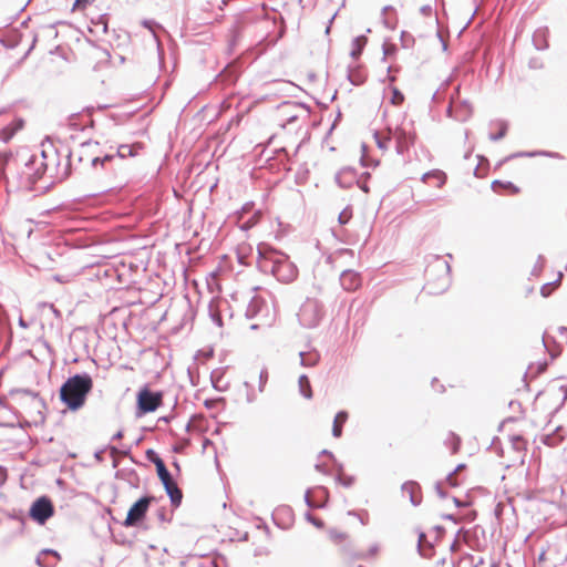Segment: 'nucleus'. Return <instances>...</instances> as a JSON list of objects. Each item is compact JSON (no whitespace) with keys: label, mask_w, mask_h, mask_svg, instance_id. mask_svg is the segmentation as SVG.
Instances as JSON below:
<instances>
[{"label":"nucleus","mask_w":567,"mask_h":567,"mask_svg":"<svg viewBox=\"0 0 567 567\" xmlns=\"http://www.w3.org/2000/svg\"><path fill=\"white\" fill-rule=\"evenodd\" d=\"M402 493L409 495V499L413 506H417L422 502L421 486L415 481H408L401 486Z\"/></svg>","instance_id":"obj_15"},{"label":"nucleus","mask_w":567,"mask_h":567,"mask_svg":"<svg viewBox=\"0 0 567 567\" xmlns=\"http://www.w3.org/2000/svg\"><path fill=\"white\" fill-rule=\"evenodd\" d=\"M425 276L427 278L425 288L429 290V293H442L451 284V266L441 256H435L433 261L426 267Z\"/></svg>","instance_id":"obj_5"},{"label":"nucleus","mask_w":567,"mask_h":567,"mask_svg":"<svg viewBox=\"0 0 567 567\" xmlns=\"http://www.w3.org/2000/svg\"><path fill=\"white\" fill-rule=\"evenodd\" d=\"M157 476L162 483V485H166L167 483L172 482L174 478L166 467V465H158V468H156Z\"/></svg>","instance_id":"obj_31"},{"label":"nucleus","mask_w":567,"mask_h":567,"mask_svg":"<svg viewBox=\"0 0 567 567\" xmlns=\"http://www.w3.org/2000/svg\"><path fill=\"white\" fill-rule=\"evenodd\" d=\"M433 530L436 534L434 542L440 540L442 538L443 534L445 533V528L443 526H441V525L434 526Z\"/></svg>","instance_id":"obj_55"},{"label":"nucleus","mask_w":567,"mask_h":567,"mask_svg":"<svg viewBox=\"0 0 567 567\" xmlns=\"http://www.w3.org/2000/svg\"><path fill=\"white\" fill-rule=\"evenodd\" d=\"M316 491H317V497H318V499H316V501L320 504H323V506H326L328 498H329L328 489L323 486H319V487H317Z\"/></svg>","instance_id":"obj_40"},{"label":"nucleus","mask_w":567,"mask_h":567,"mask_svg":"<svg viewBox=\"0 0 567 567\" xmlns=\"http://www.w3.org/2000/svg\"><path fill=\"white\" fill-rule=\"evenodd\" d=\"M142 148V143L120 144L115 148L111 146L110 152L103 154V159L111 164V184L116 186L127 179L126 159L136 156Z\"/></svg>","instance_id":"obj_4"},{"label":"nucleus","mask_w":567,"mask_h":567,"mask_svg":"<svg viewBox=\"0 0 567 567\" xmlns=\"http://www.w3.org/2000/svg\"><path fill=\"white\" fill-rule=\"evenodd\" d=\"M421 13L430 14L432 12V7L430 4H425L420 9Z\"/></svg>","instance_id":"obj_64"},{"label":"nucleus","mask_w":567,"mask_h":567,"mask_svg":"<svg viewBox=\"0 0 567 567\" xmlns=\"http://www.w3.org/2000/svg\"><path fill=\"white\" fill-rule=\"evenodd\" d=\"M156 516H157V518H158V520L161 523H168V522H171V517L167 516V511H166L165 507H162V508L157 509Z\"/></svg>","instance_id":"obj_49"},{"label":"nucleus","mask_w":567,"mask_h":567,"mask_svg":"<svg viewBox=\"0 0 567 567\" xmlns=\"http://www.w3.org/2000/svg\"><path fill=\"white\" fill-rule=\"evenodd\" d=\"M23 120L22 118H17L14 120L11 124L4 126L2 130H1V138L4 141V142H8L10 141L13 135L23 127Z\"/></svg>","instance_id":"obj_19"},{"label":"nucleus","mask_w":567,"mask_h":567,"mask_svg":"<svg viewBox=\"0 0 567 567\" xmlns=\"http://www.w3.org/2000/svg\"><path fill=\"white\" fill-rule=\"evenodd\" d=\"M348 420V412L346 411H339L333 420L332 425V435L334 437H340L342 435V424L346 423Z\"/></svg>","instance_id":"obj_24"},{"label":"nucleus","mask_w":567,"mask_h":567,"mask_svg":"<svg viewBox=\"0 0 567 567\" xmlns=\"http://www.w3.org/2000/svg\"><path fill=\"white\" fill-rule=\"evenodd\" d=\"M74 156L75 154L68 146L60 142V147H58L50 137H47L42 143L41 159L31 156L25 162L24 174L34 183L52 167L55 169V178L64 181L71 174Z\"/></svg>","instance_id":"obj_1"},{"label":"nucleus","mask_w":567,"mask_h":567,"mask_svg":"<svg viewBox=\"0 0 567 567\" xmlns=\"http://www.w3.org/2000/svg\"><path fill=\"white\" fill-rule=\"evenodd\" d=\"M305 503L310 508H321L323 504L318 503L316 499L310 497V489H308L305 494Z\"/></svg>","instance_id":"obj_45"},{"label":"nucleus","mask_w":567,"mask_h":567,"mask_svg":"<svg viewBox=\"0 0 567 567\" xmlns=\"http://www.w3.org/2000/svg\"><path fill=\"white\" fill-rule=\"evenodd\" d=\"M268 378H269V375H268V371H267V369H266V368H264V369L260 371V373H259V384H258V390H259V392H264L265 386H266V384H267V382H268Z\"/></svg>","instance_id":"obj_44"},{"label":"nucleus","mask_w":567,"mask_h":567,"mask_svg":"<svg viewBox=\"0 0 567 567\" xmlns=\"http://www.w3.org/2000/svg\"><path fill=\"white\" fill-rule=\"evenodd\" d=\"M498 186L511 188L514 194L518 193L519 190L518 187L514 185L512 182L494 181L492 183V188L494 192H497Z\"/></svg>","instance_id":"obj_39"},{"label":"nucleus","mask_w":567,"mask_h":567,"mask_svg":"<svg viewBox=\"0 0 567 567\" xmlns=\"http://www.w3.org/2000/svg\"><path fill=\"white\" fill-rule=\"evenodd\" d=\"M93 146V143L91 141L83 142L80 146V151L78 154V162L82 163L85 159V153L86 151Z\"/></svg>","instance_id":"obj_41"},{"label":"nucleus","mask_w":567,"mask_h":567,"mask_svg":"<svg viewBox=\"0 0 567 567\" xmlns=\"http://www.w3.org/2000/svg\"><path fill=\"white\" fill-rule=\"evenodd\" d=\"M322 316V306L317 300H307L298 313L300 323L309 329L317 327Z\"/></svg>","instance_id":"obj_9"},{"label":"nucleus","mask_w":567,"mask_h":567,"mask_svg":"<svg viewBox=\"0 0 567 567\" xmlns=\"http://www.w3.org/2000/svg\"><path fill=\"white\" fill-rule=\"evenodd\" d=\"M96 172H103L111 181V164L103 159V155L91 156L86 158Z\"/></svg>","instance_id":"obj_18"},{"label":"nucleus","mask_w":567,"mask_h":567,"mask_svg":"<svg viewBox=\"0 0 567 567\" xmlns=\"http://www.w3.org/2000/svg\"><path fill=\"white\" fill-rule=\"evenodd\" d=\"M513 444L515 449H519L524 444V439L519 435L513 437Z\"/></svg>","instance_id":"obj_60"},{"label":"nucleus","mask_w":567,"mask_h":567,"mask_svg":"<svg viewBox=\"0 0 567 567\" xmlns=\"http://www.w3.org/2000/svg\"><path fill=\"white\" fill-rule=\"evenodd\" d=\"M561 276H563V274H561V272H559V277H558V279H557V280H555V281H553V282H547V284H545V285H543V286H542V288H540V293H542V296H543V297H548V296H549V293H550L549 288H550L551 286L557 285V284L559 282V280H560Z\"/></svg>","instance_id":"obj_48"},{"label":"nucleus","mask_w":567,"mask_h":567,"mask_svg":"<svg viewBox=\"0 0 567 567\" xmlns=\"http://www.w3.org/2000/svg\"><path fill=\"white\" fill-rule=\"evenodd\" d=\"M306 518L311 522L315 526L321 528L323 527V522L319 518L313 517L310 513L306 514Z\"/></svg>","instance_id":"obj_53"},{"label":"nucleus","mask_w":567,"mask_h":567,"mask_svg":"<svg viewBox=\"0 0 567 567\" xmlns=\"http://www.w3.org/2000/svg\"><path fill=\"white\" fill-rule=\"evenodd\" d=\"M544 265H545V258H544V256L539 255L532 274L537 275L538 272H540L542 269L544 268Z\"/></svg>","instance_id":"obj_50"},{"label":"nucleus","mask_w":567,"mask_h":567,"mask_svg":"<svg viewBox=\"0 0 567 567\" xmlns=\"http://www.w3.org/2000/svg\"><path fill=\"white\" fill-rule=\"evenodd\" d=\"M392 10L393 8L391 6H386L382 9V14L384 16L383 23L390 30H394L396 27V22L393 21L391 18L386 17L388 12Z\"/></svg>","instance_id":"obj_35"},{"label":"nucleus","mask_w":567,"mask_h":567,"mask_svg":"<svg viewBox=\"0 0 567 567\" xmlns=\"http://www.w3.org/2000/svg\"><path fill=\"white\" fill-rule=\"evenodd\" d=\"M261 305H262V301L259 298L252 297L248 303V307L246 310V317L249 319L256 317L258 315V312L260 311Z\"/></svg>","instance_id":"obj_28"},{"label":"nucleus","mask_w":567,"mask_h":567,"mask_svg":"<svg viewBox=\"0 0 567 567\" xmlns=\"http://www.w3.org/2000/svg\"><path fill=\"white\" fill-rule=\"evenodd\" d=\"M300 364L306 368L315 367L320 360V353L317 350L301 351L299 353Z\"/></svg>","instance_id":"obj_20"},{"label":"nucleus","mask_w":567,"mask_h":567,"mask_svg":"<svg viewBox=\"0 0 567 567\" xmlns=\"http://www.w3.org/2000/svg\"><path fill=\"white\" fill-rule=\"evenodd\" d=\"M165 493L169 497L171 504L174 508H177L181 506L183 501V492L178 487L177 483L173 480L172 482L167 483L166 485H163Z\"/></svg>","instance_id":"obj_16"},{"label":"nucleus","mask_w":567,"mask_h":567,"mask_svg":"<svg viewBox=\"0 0 567 567\" xmlns=\"http://www.w3.org/2000/svg\"><path fill=\"white\" fill-rule=\"evenodd\" d=\"M403 101H404L403 93L399 89L393 87L392 96H391V103L394 104V105H400V104L403 103Z\"/></svg>","instance_id":"obj_42"},{"label":"nucleus","mask_w":567,"mask_h":567,"mask_svg":"<svg viewBox=\"0 0 567 567\" xmlns=\"http://www.w3.org/2000/svg\"><path fill=\"white\" fill-rule=\"evenodd\" d=\"M445 443L451 447L452 453H456L460 449L461 439L454 433H451Z\"/></svg>","instance_id":"obj_38"},{"label":"nucleus","mask_w":567,"mask_h":567,"mask_svg":"<svg viewBox=\"0 0 567 567\" xmlns=\"http://www.w3.org/2000/svg\"><path fill=\"white\" fill-rule=\"evenodd\" d=\"M390 133L392 137L395 138V150L398 154L403 155L415 142V133L408 131L403 126H398Z\"/></svg>","instance_id":"obj_10"},{"label":"nucleus","mask_w":567,"mask_h":567,"mask_svg":"<svg viewBox=\"0 0 567 567\" xmlns=\"http://www.w3.org/2000/svg\"><path fill=\"white\" fill-rule=\"evenodd\" d=\"M429 178H436L437 179V187H442L446 182V175L444 172L440 169H433L430 171L422 176V181L426 182Z\"/></svg>","instance_id":"obj_27"},{"label":"nucleus","mask_w":567,"mask_h":567,"mask_svg":"<svg viewBox=\"0 0 567 567\" xmlns=\"http://www.w3.org/2000/svg\"><path fill=\"white\" fill-rule=\"evenodd\" d=\"M498 125H499V131L496 132V133H491L488 135V138L492 141V142H498L501 141L502 138L505 137L506 133H507V130H508V124L507 122L505 121H499L498 122Z\"/></svg>","instance_id":"obj_32"},{"label":"nucleus","mask_w":567,"mask_h":567,"mask_svg":"<svg viewBox=\"0 0 567 567\" xmlns=\"http://www.w3.org/2000/svg\"><path fill=\"white\" fill-rule=\"evenodd\" d=\"M347 78L350 81V83L353 85H361L365 81V76L362 74V72L359 69L358 70H349Z\"/></svg>","instance_id":"obj_30"},{"label":"nucleus","mask_w":567,"mask_h":567,"mask_svg":"<svg viewBox=\"0 0 567 567\" xmlns=\"http://www.w3.org/2000/svg\"><path fill=\"white\" fill-rule=\"evenodd\" d=\"M142 24L150 29L153 33H155V27H158V24L153 20H143Z\"/></svg>","instance_id":"obj_56"},{"label":"nucleus","mask_w":567,"mask_h":567,"mask_svg":"<svg viewBox=\"0 0 567 567\" xmlns=\"http://www.w3.org/2000/svg\"><path fill=\"white\" fill-rule=\"evenodd\" d=\"M426 534L419 532L417 551L424 558H432L434 555V543H429V550H424L423 544L426 542Z\"/></svg>","instance_id":"obj_23"},{"label":"nucleus","mask_w":567,"mask_h":567,"mask_svg":"<svg viewBox=\"0 0 567 567\" xmlns=\"http://www.w3.org/2000/svg\"><path fill=\"white\" fill-rule=\"evenodd\" d=\"M162 403V391H153L147 385L143 386L136 395V416L140 417L156 411Z\"/></svg>","instance_id":"obj_6"},{"label":"nucleus","mask_w":567,"mask_h":567,"mask_svg":"<svg viewBox=\"0 0 567 567\" xmlns=\"http://www.w3.org/2000/svg\"><path fill=\"white\" fill-rule=\"evenodd\" d=\"M54 514V506L49 496L38 497L30 506L29 516L39 525H44Z\"/></svg>","instance_id":"obj_8"},{"label":"nucleus","mask_w":567,"mask_h":567,"mask_svg":"<svg viewBox=\"0 0 567 567\" xmlns=\"http://www.w3.org/2000/svg\"><path fill=\"white\" fill-rule=\"evenodd\" d=\"M537 155H544V156H549V157H556L557 156L556 153H551V152H547V151L518 152V153L509 155L508 157H506L505 161H508V159H512V158H515V157H522V156L534 157V156H537Z\"/></svg>","instance_id":"obj_29"},{"label":"nucleus","mask_w":567,"mask_h":567,"mask_svg":"<svg viewBox=\"0 0 567 567\" xmlns=\"http://www.w3.org/2000/svg\"><path fill=\"white\" fill-rule=\"evenodd\" d=\"M543 60L538 56H533L528 60V68L532 70H539L543 69Z\"/></svg>","instance_id":"obj_47"},{"label":"nucleus","mask_w":567,"mask_h":567,"mask_svg":"<svg viewBox=\"0 0 567 567\" xmlns=\"http://www.w3.org/2000/svg\"><path fill=\"white\" fill-rule=\"evenodd\" d=\"M355 184L359 186V188L364 192V193H369V186L367 184V181H362L360 179L359 177L357 178V182Z\"/></svg>","instance_id":"obj_58"},{"label":"nucleus","mask_w":567,"mask_h":567,"mask_svg":"<svg viewBox=\"0 0 567 567\" xmlns=\"http://www.w3.org/2000/svg\"><path fill=\"white\" fill-rule=\"evenodd\" d=\"M155 501V497L152 495H144L140 497L136 502L132 504V506L128 508L126 518L123 522V525L125 527H137L142 524L144 518L146 517V514L148 512V508L151 506V503Z\"/></svg>","instance_id":"obj_7"},{"label":"nucleus","mask_w":567,"mask_h":567,"mask_svg":"<svg viewBox=\"0 0 567 567\" xmlns=\"http://www.w3.org/2000/svg\"><path fill=\"white\" fill-rule=\"evenodd\" d=\"M91 22L95 25H101L104 33L107 32V14L102 13L91 18Z\"/></svg>","instance_id":"obj_34"},{"label":"nucleus","mask_w":567,"mask_h":567,"mask_svg":"<svg viewBox=\"0 0 567 567\" xmlns=\"http://www.w3.org/2000/svg\"><path fill=\"white\" fill-rule=\"evenodd\" d=\"M368 42V39L364 34L358 35L352 40V50L350 55L352 59L357 60L362 54V51Z\"/></svg>","instance_id":"obj_22"},{"label":"nucleus","mask_w":567,"mask_h":567,"mask_svg":"<svg viewBox=\"0 0 567 567\" xmlns=\"http://www.w3.org/2000/svg\"><path fill=\"white\" fill-rule=\"evenodd\" d=\"M244 385L247 388V395H246V399H247V402L248 403H252L256 401V394L254 393V391L251 390V385L249 382L245 381L244 382Z\"/></svg>","instance_id":"obj_51"},{"label":"nucleus","mask_w":567,"mask_h":567,"mask_svg":"<svg viewBox=\"0 0 567 567\" xmlns=\"http://www.w3.org/2000/svg\"><path fill=\"white\" fill-rule=\"evenodd\" d=\"M406 38H409L413 41V38L410 34H408L405 31H402L401 41H402L403 47H409V44L406 42Z\"/></svg>","instance_id":"obj_62"},{"label":"nucleus","mask_w":567,"mask_h":567,"mask_svg":"<svg viewBox=\"0 0 567 567\" xmlns=\"http://www.w3.org/2000/svg\"><path fill=\"white\" fill-rule=\"evenodd\" d=\"M374 138H375V143L378 145L379 148L381 150H386L388 148V143L391 141L392 138V134L385 138H382L380 136V134L378 132L374 133Z\"/></svg>","instance_id":"obj_43"},{"label":"nucleus","mask_w":567,"mask_h":567,"mask_svg":"<svg viewBox=\"0 0 567 567\" xmlns=\"http://www.w3.org/2000/svg\"><path fill=\"white\" fill-rule=\"evenodd\" d=\"M146 460L155 465L158 468V465H164V461L159 457V455L153 450L148 449L145 452Z\"/></svg>","instance_id":"obj_33"},{"label":"nucleus","mask_w":567,"mask_h":567,"mask_svg":"<svg viewBox=\"0 0 567 567\" xmlns=\"http://www.w3.org/2000/svg\"><path fill=\"white\" fill-rule=\"evenodd\" d=\"M49 558L56 561L60 559V554L54 549L45 548L37 556L35 563L40 567H52L54 564Z\"/></svg>","instance_id":"obj_17"},{"label":"nucleus","mask_w":567,"mask_h":567,"mask_svg":"<svg viewBox=\"0 0 567 567\" xmlns=\"http://www.w3.org/2000/svg\"><path fill=\"white\" fill-rule=\"evenodd\" d=\"M245 21L246 14L239 16L230 30V38L227 44V50L229 53H231L239 44Z\"/></svg>","instance_id":"obj_14"},{"label":"nucleus","mask_w":567,"mask_h":567,"mask_svg":"<svg viewBox=\"0 0 567 567\" xmlns=\"http://www.w3.org/2000/svg\"><path fill=\"white\" fill-rule=\"evenodd\" d=\"M352 217V212L349 207L344 208L338 216V220L341 225H346Z\"/></svg>","instance_id":"obj_46"},{"label":"nucleus","mask_w":567,"mask_h":567,"mask_svg":"<svg viewBox=\"0 0 567 567\" xmlns=\"http://www.w3.org/2000/svg\"><path fill=\"white\" fill-rule=\"evenodd\" d=\"M92 2H73L71 11L85 10L87 4Z\"/></svg>","instance_id":"obj_57"},{"label":"nucleus","mask_w":567,"mask_h":567,"mask_svg":"<svg viewBox=\"0 0 567 567\" xmlns=\"http://www.w3.org/2000/svg\"><path fill=\"white\" fill-rule=\"evenodd\" d=\"M340 285L347 291L357 290L361 286L360 275L353 270H343L340 275Z\"/></svg>","instance_id":"obj_13"},{"label":"nucleus","mask_w":567,"mask_h":567,"mask_svg":"<svg viewBox=\"0 0 567 567\" xmlns=\"http://www.w3.org/2000/svg\"><path fill=\"white\" fill-rule=\"evenodd\" d=\"M315 468H316L318 472H320V473H322V474H324V475H330L329 470H328V468H327V466H326L324 464H322V463H318V464H316V465H315Z\"/></svg>","instance_id":"obj_59"},{"label":"nucleus","mask_w":567,"mask_h":567,"mask_svg":"<svg viewBox=\"0 0 567 567\" xmlns=\"http://www.w3.org/2000/svg\"><path fill=\"white\" fill-rule=\"evenodd\" d=\"M299 383V390L303 398L311 399L312 398V391L311 385L308 377L306 374H301L298 380Z\"/></svg>","instance_id":"obj_26"},{"label":"nucleus","mask_w":567,"mask_h":567,"mask_svg":"<svg viewBox=\"0 0 567 567\" xmlns=\"http://www.w3.org/2000/svg\"><path fill=\"white\" fill-rule=\"evenodd\" d=\"M446 112L456 121L466 122L472 116L473 107L467 100H463L456 106L450 105Z\"/></svg>","instance_id":"obj_11"},{"label":"nucleus","mask_w":567,"mask_h":567,"mask_svg":"<svg viewBox=\"0 0 567 567\" xmlns=\"http://www.w3.org/2000/svg\"><path fill=\"white\" fill-rule=\"evenodd\" d=\"M93 389L92 377L86 373H76L68 378L60 388L61 402L72 412L82 409L87 395Z\"/></svg>","instance_id":"obj_3"},{"label":"nucleus","mask_w":567,"mask_h":567,"mask_svg":"<svg viewBox=\"0 0 567 567\" xmlns=\"http://www.w3.org/2000/svg\"><path fill=\"white\" fill-rule=\"evenodd\" d=\"M435 492L440 498L447 497V493L443 489L442 482L435 483Z\"/></svg>","instance_id":"obj_52"},{"label":"nucleus","mask_w":567,"mask_h":567,"mask_svg":"<svg viewBox=\"0 0 567 567\" xmlns=\"http://www.w3.org/2000/svg\"><path fill=\"white\" fill-rule=\"evenodd\" d=\"M257 252V267L261 272L272 275L284 284H289L297 278L298 269L286 254L268 244H259Z\"/></svg>","instance_id":"obj_2"},{"label":"nucleus","mask_w":567,"mask_h":567,"mask_svg":"<svg viewBox=\"0 0 567 567\" xmlns=\"http://www.w3.org/2000/svg\"><path fill=\"white\" fill-rule=\"evenodd\" d=\"M105 452V449L99 450L94 453V457L99 462H103V454Z\"/></svg>","instance_id":"obj_63"},{"label":"nucleus","mask_w":567,"mask_h":567,"mask_svg":"<svg viewBox=\"0 0 567 567\" xmlns=\"http://www.w3.org/2000/svg\"><path fill=\"white\" fill-rule=\"evenodd\" d=\"M361 150H362V155L360 157V164L361 166L363 167H370V166H377L379 164L378 161H370L367 156V145L365 144H362L361 145Z\"/></svg>","instance_id":"obj_36"},{"label":"nucleus","mask_w":567,"mask_h":567,"mask_svg":"<svg viewBox=\"0 0 567 567\" xmlns=\"http://www.w3.org/2000/svg\"><path fill=\"white\" fill-rule=\"evenodd\" d=\"M354 481H355V478L352 475L338 474L336 476V482L341 484L344 487H351L353 485Z\"/></svg>","instance_id":"obj_37"},{"label":"nucleus","mask_w":567,"mask_h":567,"mask_svg":"<svg viewBox=\"0 0 567 567\" xmlns=\"http://www.w3.org/2000/svg\"><path fill=\"white\" fill-rule=\"evenodd\" d=\"M446 483L452 486V487H456L458 485V482L457 480L455 478V474L454 472H451L447 474L446 478H445Z\"/></svg>","instance_id":"obj_54"},{"label":"nucleus","mask_w":567,"mask_h":567,"mask_svg":"<svg viewBox=\"0 0 567 567\" xmlns=\"http://www.w3.org/2000/svg\"><path fill=\"white\" fill-rule=\"evenodd\" d=\"M332 463H333V466L337 470L338 474H342L343 465L336 457H334V460H332Z\"/></svg>","instance_id":"obj_61"},{"label":"nucleus","mask_w":567,"mask_h":567,"mask_svg":"<svg viewBox=\"0 0 567 567\" xmlns=\"http://www.w3.org/2000/svg\"><path fill=\"white\" fill-rule=\"evenodd\" d=\"M358 172L353 167H343L336 174V183L341 188H350L353 184H355L358 178Z\"/></svg>","instance_id":"obj_12"},{"label":"nucleus","mask_w":567,"mask_h":567,"mask_svg":"<svg viewBox=\"0 0 567 567\" xmlns=\"http://www.w3.org/2000/svg\"><path fill=\"white\" fill-rule=\"evenodd\" d=\"M21 35L18 33H9L0 39L1 44L7 49H14L19 45Z\"/></svg>","instance_id":"obj_25"},{"label":"nucleus","mask_w":567,"mask_h":567,"mask_svg":"<svg viewBox=\"0 0 567 567\" xmlns=\"http://www.w3.org/2000/svg\"><path fill=\"white\" fill-rule=\"evenodd\" d=\"M548 30L547 28L537 29L533 34V44L537 50H546L548 48Z\"/></svg>","instance_id":"obj_21"}]
</instances>
